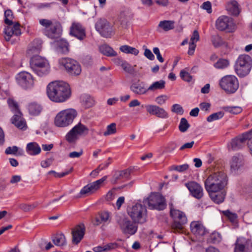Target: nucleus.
<instances>
[{"label": "nucleus", "mask_w": 252, "mask_h": 252, "mask_svg": "<svg viewBox=\"0 0 252 252\" xmlns=\"http://www.w3.org/2000/svg\"><path fill=\"white\" fill-rule=\"evenodd\" d=\"M47 94L52 101L62 103L70 98L71 92L68 84L63 81H56L48 85Z\"/></svg>", "instance_id": "1"}, {"label": "nucleus", "mask_w": 252, "mask_h": 252, "mask_svg": "<svg viewBox=\"0 0 252 252\" xmlns=\"http://www.w3.org/2000/svg\"><path fill=\"white\" fill-rule=\"evenodd\" d=\"M227 183L226 174L218 172L210 175L205 181L204 185L206 190L209 193L223 190Z\"/></svg>", "instance_id": "2"}, {"label": "nucleus", "mask_w": 252, "mask_h": 252, "mask_svg": "<svg viewBox=\"0 0 252 252\" xmlns=\"http://www.w3.org/2000/svg\"><path fill=\"white\" fill-rule=\"evenodd\" d=\"M39 23L42 26L43 33L52 39L60 38L63 32V27L60 22L56 20L40 19Z\"/></svg>", "instance_id": "3"}, {"label": "nucleus", "mask_w": 252, "mask_h": 252, "mask_svg": "<svg viewBox=\"0 0 252 252\" xmlns=\"http://www.w3.org/2000/svg\"><path fill=\"white\" fill-rule=\"evenodd\" d=\"M77 112L73 108H68L59 112L54 119L56 126L64 127L70 125L77 116Z\"/></svg>", "instance_id": "4"}, {"label": "nucleus", "mask_w": 252, "mask_h": 252, "mask_svg": "<svg viewBox=\"0 0 252 252\" xmlns=\"http://www.w3.org/2000/svg\"><path fill=\"white\" fill-rule=\"evenodd\" d=\"M30 66L32 69L39 76L48 74L50 70L48 60L38 55L33 56L31 59Z\"/></svg>", "instance_id": "5"}, {"label": "nucleus", "mask_w": 252, "mask_h": 252, "mask_svg": "<svg viewBox=\"0 0 252 252\" xmlns=\"http://www.w3.org/2000/svg\"><path fill=\"white\" fill-rule=\"evenodd\" d=\"M127 212L134 223L142 224L147 221V211L144 205L136 203L129 208Z\"/></svg>", "instance_id": "6"}, {"label": "nucleus", "mask_w": 252, "mask_h": 252, "mask_svg": "<svg viewBox=\"0 0 252 252\" xmlns=\"http://www.w3.org/2000/svg\"><path fill=\"white\" fill-rule=\"evenodd\" d=\"M252 65V59L248 55H241L237 59L235 70L236 73L240 77H244L248 74Z\"/></svg>", "instance_id": "7"}, {"label": "nucleus", "mask_w": 252, "mask_h": 252, "mask_svg": "<svg viewBox=\"0 0 252 252\" xmlns=\"http://www.w3.org/2000/svg\"><path fill=\"white\" fill-rule=\"evenodd\" d=\"M170 206V215L174 219L172 228L174 232H180L183 228L184 224L187 222V218L185 213L179 210L175 209L171 203Z\"/></svg>", "instance_id": "8"}, {"label": "nucleus", "mask_w": 252, "mask_h": 252, "mask_svg": "<svg viewBox=\"0 0 252 252\" xmlns=\"http://www.w3.org/2000/svg\"><path fill=\"white\" fill-rule=\"evenodd\" d=\"M59 63L70 75H79L82 71L80 63L76 60L69 58H63L59 60Z\"/></svg>", "instance_id": "9"}, {"label": "nucleus", "mask_w": 252, "mask_h": 252, "mask_svg": "<svg viewBox=\"0 0 252 252\" xmlns=\"http://www.w3.org/2000/svg\"><path fill=\"white\" fill-rule=\"evenodd\" d=\"M144 202L148 205L150 209L163 210L166 206L164 197L158 193H151L144 200Z\"/></svg>", "instance_id": "10"}, {"label": "nucleus", "mask_w": 252, "mask_h": 252, "mask_svg": "<svg viewBox=\"0 0 252 252\" xmlns=\"http://www.w3.org/2000/svg\"><path fill=\"white\" fill-rule=\"evenodd\" d=\"M89 131V129L86 126L79 123L66 134L65 139L70 143H74L79 137L87 135Z\"/></svg>", "instance_id": "11"}, {"label": "nucleus", "mask_w": 252, "mask_h": 252, "mask_svg": "<svg viewBox=\"0 0 252 252\" xmlns=\"http://www.w3.org/2000/svg\"><path fill=\"white\" fill-rule=\"evenodd\" d=\"M222 89L229 94L235 93L239 88V82L234 75H228L223 77L220 81Z\"/></svg>", "instance_id": "12"}, {"label": "nucleus", "mask_w": 252, "mask_h": 252, "mask_svg": "<svg viewBox=\"0 0 252 252\" xmlns=\"http://www.w3.org/2000/svg\"><path fill=\"white\" fill-rule=\"evenodd\" d=\"M16 79L17 83L24 89H31L34 85L33 76L27 71H22L19 73L17 75Z\"/></svg>", "instance_id": "13"}, {"label": "nucleus", "mask_w": 252, "mask_h": 252, "mask_svg": "<svg viewBox=\"0 0 252 252\" xmlns=\"http://www.w3.org/2000/svg\"><path fill=\"white\" fill-rule=\"evenodd\" d=\"M216 28L221 31L232 32L235 30V24L231 18L226 16H220L216 22Z\"/></svg>", "instance_id": "14"}, {"label": "nucleus", "mask_w": 252, "mask_h": 252, "mask_svg": "<svg viewBox=\"0 0 252 252\" xmlns=\"http://www.w3.org/2000/svg\"><path fill=\"white\" fill-rule=\"evenodd\" d=\"M107 178V176H104L102 178L84 187L80 191V196H88L94 193L100 188Z\"/></svg>", "instance_id": "15"}, {"label": "nucleus", "mask_w": 252, "mask_h": 252, "mask_svg": "<svg viewBox=\"0 0 252 252\" xmlns=\"http://www.w3.org/2000/svg\"><path fill=\"white\" fill-rule=\"evenodd\" d=\"M128 219L124 218L118 220V224L122 232L125 234L133 235L137 230V227Z\"/></svg>", "instance_id": "16"}, {"label": "nucleus", "mask_w": 252, "mask_h": 252, "mask_svg": "<svg viewBox=\"0 0 252 252\" xmlns=\"http://www.w3.org/2000/svg\"><path fill=\"white\" fill-rule=\"evenodd\" d=\"M95 29L103 37H108L111 35L112 29L111 25L105 20L100 19L95 23Z\"/></svg>", "instance_id": "17"}, {"label": "nucleus", "mask_w": 252, "mask_h": 252, "mask_svg": "<svg viewBox=\"0 0 252 252\" xmlns=\"http://www.w3.org/2000/svg\"><path fill=\"white\" fill-rule=\"evenodd\" d=\"M251 132H245L233 139L230 142V146L232 150H237L244 147L248 139Z\"/></svg>", "instance_id": "18"}, {"label": "nucleus", "mask_w": 252, "mask_h": 252, "mask_svg": "<svg viewBox=\"0 0 252 252\" xmlns=\"http://www.w3.org/2000/svg\"><path fill=\"white\" fill-rule=\"evenodd\" d=\"M5 39L6 41H9L13 36H18L21 34L20 25L18 23L7 25L4 29Z\"/></svg>", "instance_id": "19"}, {"label": "nucleus", "mask_w": 252, "mask_h": 252, "mask_svg": "<svg viewBox=\"0 0 252 252\" xmlns=\"http://www.w3.org/2000/svg\"><path fill=\"white\" fill-rule=\"evenodd\" d=\"M70 34L82 40L86 37L85 28L79 23H73L70 28Z\"/></svg>", "instance_id": "20"}, {"label": "nucleus", "mask_w": 252, "mask_h": 252, "mask_svg": "<svg viewBox=\"0 0 252 252\" xmlns=\"http://www.w3.org/2000/svg\"><path fill=\"white\" fill-rule=\"evenodd\" d=\"M130 177V171L128 169L115 171L111 179V183L116 184L125 182Z\"/></svg>", "instance_id": "21"}, {"label": "nucleus", "mask_w": 252, "mask_h": 252, "mask_svg": "<svg viewBox=\"0 0 252 252\" xmlns=\"http://www.w3.org/2000/svg\"><path fill=\"white\" fill-rule=\"evenodd\" d=\"M145 108L148 113L151 115H155L157 117L166 119L168 117L167 112L163 108L155 105H147Z\"/></svg>", "instance_id": "22"}, {"label": "nucleus", "mask_w": 252, "mask_h": 252, "mask_svg": "<svg viewBox=\"0 0 252 252\" xmlns=\"http://www.w3.org/2000/svg\"><path fill=\"white\" fill-rule=\"evenodd\" d=\"M186 186L189 190L191 194L197 199H200L203 196V190L202 187L195 182H190L186 184Z\"/></svg>", "instance_id": "23"}, {"label": "nucleus", "mask_w": 252, "mask_h": 252, "mask_svg": "<svg viewBox=\"0 0 252 252\" xmlns=\"http://www.w3.org/2000/svg\"><path fill=\"white\" fill-rule=\"evenodd\" d=\"M85 232V227L83 224H79L72 229V242L78 244L83 239Z\"/></svg>", "instance_id": "24"}, {"label": "nucleus", "mask_w": 252, "mask_h": 252, "mask_svg": "<svg viewBox=\"0 0 252 252\" xmlns=\"http://www.w3.org/2000/svg\"><path fill=\"white\" fill-rule=\"evenodd\" d=\"M112 220L111 213L107 211H103L98 213L95 217L94 221V225H99L101 223L108 224Z\"/></svg>", "instance_id": "25"}, {"label": "nucleus", "mask_w": 252, "mask_h": 252, "mask_svg": "<svg viewBox=\"0 0 252 252\" xmlns=\"http://www.w3.org/2000/svg\"><path fill=\"white\" fill-rule=\"evenodd\" d=\"M226 10L231 15L237 16L241 12L240 6L235 0L228 1L225 5Z\"/></svg>", "instance_id": "26"}, {"label": "nucleus", "mask_w": 252, "mask_h": 252, "mask_svg": "<svg viewBox=\"0 0 252 252\" xmlns=\"http://www.w3.org/2000/svg\"><path fill=\"white\" fill-rule=\"evenodd\" d=\"M250 240L244 237H239L237 238L234 248V252H248L246 248V246L250 245Z\"/></svg>", "instance_id": "27"}, {"label": "nucleus", "mask_w": 252, "mask_h": 252, "mask_svg": "<svg viewBox=\"0 0 252 252\" xmlns=\"http://www.w3.org/2000/svg\"><path fill=\"white\" fill-rule=\"evenodd\" d=\"M191 232L196 236L205 234L206 230L204 226L199 221H192L190 224Z\"/></svg>", "instance_id": "28"}, {"label": "nucleus", "mask_w": 252, "mask_h": 252, "mask_svg": "<svg viewBox=\"0 0 252 252\" xmlns=\"http://www.w3.org/2000/svg\"><path fill=\"white\" fill-rule=\"evenodd\" d=\"M15 113V115L11 119V122L17 127L22 129L26 126V122L22 117V114L19 111Z\"/></svg>", "instance_id": "29"}, {"label": "nucleus", "mask_w": 252, "mask_h": 252, "mask_svg": "<svg viewBox=\"0 0 252 252\" xmlns=\"http://www.w3.org/2000/svg\"><path fill=\"white\" fill-rule=\"evenodd\" d=\"M130 89L134 93L139 95L145 94L148 91L143 83L139 82L133 83Z\"/></svg>", "instance_id": "30"}, {"label": "nucleus", "mask_w": 252, "mask_h": 252, "mask_svg": "<svg viewBox=\"0 0 252 252\" xmlns=\"http://www.w3.org/2000/svg\"><path fill=\"white\" fill-rule=\"evenodd\" d=\"M174 28V22L170 20L160 21L158 26L157 31L161 32V30L167 32Z\"/></svg>", "instance_id": "31"}, {"label": "nucleus", "mask_w": 252, "mask_h": 252, "mask_svg": "<svg viewBox=\"0 0 252 252\" xmlns=\"http://www.w3.org/2000/svg\"><path fill=\"white\" fill-rule=\"evenodd\" d=\"M118 247V244L116 243H111L106 245L94 247L93 251L95 252H107L117 248Z\"/></svg>", "instance_id": "32"}, {"label": "nucleus", "mask_w": 252, "mask_h": 252, "mask_svg": "<svg viewBox=\"0 0 252 252\" xmlns=\"http://www.w3.org/2000/svg\"><path fill=\"white\" fill-rule=\"evenodd\" d=\"M116 61V63L120 65L126 72L129 74H133L135 72L134 67L136 66V65L131 66L127 62L120 59H117Z\"/></svg>", "instance_id": "33"}, {"label": "nucleus", "mask_w": 252, "mask_h": 252, "mask_svg": "<svg viewBox=\"0 0 252 252\" xmlns=\"http://www.w3.org/2000/svg\"><path fill=\"white\" fill-rule=\"evenodd\" d=\"M211 199L215 203L219 204L224 201L225 193L222 190L218 192H209Z\"/></svg>", "instance_id": "34"}, {"label": "nucleus", "mask_w": 252, "mask_h": 252, "mask_svg": "<svg viewBox=\"0 0 252 252\" xmlns=\"http://www.w3.org/2000/svg\"><path fill=\"white\" fill-rule=\"evenodd\" d=\"M244 163V158L243 156L237 155L233 157L231 162V168L232 170H237Z\"/></svg>", "instance_id": "35"}, {"label": "nucleus", "mask_w": 252, "mask_h": 252, "mask_svg": "<svg viewBox=\"0 0 252 252\" xmlns=\"http://www.w3.org/2000/svg\"><path fill=\"white\" fill-rule=\"evenodd\" d=\"M26 151L29 155H36L40 153L41 149L36 142H31L27 144Z\"/></svg>", "instance_id": "36"}, {"label": "nucleus", "mask_w": 252, "mask_h": 252, "mask_svg": "<svg viewBox=\"0 0 252 252\" xmlns=\"http://www.w3.org/2000/svg\"><path fill=\"white\" fill-rule=\"evenodd\" d=\"M28 109L30 114L32 115H38L42 111L41 105L35 102L29 103Z\"/></svg>", "instance_id": "37"}, {"label": "nucleus", "mask_w": 252, "mask_h": 252, "mask_svg": "<svg viewBox=\"0 0 252 252\" xmlns=\"http://www.w3.org/2000/svg\"><path fill=\"white\" fill-rule=\"evenodd\" d=\"M100 52L104 55L113 57L117 55L116 52L113 49L107 45H102L99 47Z\"/></svg>", "instance_id": "38"}, {"label": "nucleus", "mask_w": 252, "mask_h": 252, "mask_svg": "<svg viewBox=\"0 0 252 252\" xmlns=\"http://www.w3.org/2000/svg\"><path fill=\"white\" fill-rule=\"evenodd\" d=\"M81 102L86 108H90L94 104L93 97L88 94H84L81 96Z\"/></svg>", "instance_id": "39"}, {"label": "nucleus", "mask_w": 252, "mask_h": 252, "mask_svg": "<svg viewBox=\"0 0 252 252\" xmlns=\"http://www.w3.org/2000/svg\"><path fill=\"white\" fill-rule=\"evenodd\" d=\"M53 243L57 246H62L65 244V238L63 234H58L52 238Z\"/></svg>", "instance_id": "40"}, {"label": "nucleus", "mask_w": 252, "mask_h": 252, "mask_svg": "<svg viewBox=\"0 0 252 252\" xmlns=\"http://www.w3.org/2000/svg\"><path fill=\"white\" fill-rule=\"evenodd\" d=\"M222 240V237L218 232H214L210 234L209 238L208 239V242L212 244L219 243Z\"/></svg>", "instance_id": "41"}, {"label": "nucleus", "mask_w": 252, "mask_h": 252, "mask_svg": "<svg viewBox=\"0 0 252 252\" xmlns=\"http://www.w3.org/2000/svg\"><path fill=\"white\" fill-rule=\"evenodd\" d=\"M120 50L126 54H131L135 56L137 55L139 53V51L134 47H130L128 45H123L120 48Z\"/></svg>", "instance_id": "42"}, {"label": "nucleus", "mask_w": 252, "mask_h": 252, "mask_svg": "<svg viewBox=\"0 0 252 252\" xmlns=\"http://www.w3.org/2000/svg\"><path fill=\"white\" fill-rule=\"evenodd\" d=\"M131 18L130 12L128 10L122 11L119 15V21L122 24L129 21Z\"/></svg>", "instance_id": "43"}, {"label": "nucleus", "mask_w": 252, "mask_h": 252, "mask_svg": "<svg viewBox=\"0 0 252 252\" xmlns=\"http://www.w3.org/2000/svg\"><path fill=\"white\" fill-rule=\"evenodd\" d=\"M165 81L162 80L155 82L150 86L148 88V90L150 91H155L156 90L162 89L165 87Z\"/></svg>", "instance_id": "44"}, {"label": "nucleus", "mask_w": 252, "mask_h": 252, "mask_svg": "<svg viewBox=\"0 0 252 252\" xmlns=\"http://www.w3.org/2000/svg\"><path fill=\"white\" fill-rule=\"evenodd\" d=\"M211 41L216 48L219 47L224 44V42L221 37L218 34L212 36Z\"/></svg>", "instance_id": "45"}, {"label": "nucleus", "mask_w": 252, "mask_h": 252, "mask_svg": "<svg viewBox=\"0 0 252 252\" xmlns=\"http://www.w3.org/2000/svg\"><path fill=\"white\" fill-rule=\"evenodd\" d=\"M69 43L65 40H62L58 48L59 52L63 54H66L69 52Z\"/></svg>", "instance_id": "46"}, {"label": "nucleus", "mask_w": 252, "mask_h": 252, "mask_svg": "<svg viewBox=\"0 0 252 252\" xmlns=\"http://www.w3.org/2000/svg\"><path fill=\"white\" fill-rule=\"evenodd\" d=\"M222 109L226 112H228L233 114H238L240 113L242 109L239 106H224Z\"/></svg>", "instance_id": "47"}, {"label": "nucleus", "mask_w": 252, "mask_h": 252, "mask_svg": "<svg viewBox=\"0 0 252 252\" xmlns=\"http://www.w3.org/2000/svg\"><path fill=\"white\" fill-rule=\"evenodd\" d=\"M224 113L222 111H219L215 113H213L209 116L207 118V121L208 122H211L220 119L224 116Z\"/></svg>", "instance_id": "48"}, {"label": "nucleus", "mask_w": 252, "mask_h": 252, "mask_svg": "<svg viewBox=\"0 0 252 252\" xmlns=\"http://www.w3.org/2000/svg\"><path fill=\"white\" fill-rule=\"evenodd\" d=\"M229 64V61L226 59H219L214 64L216 68L223 69L227 67Z\"/></svg>", "instance_id": "49"}, {"label": "nucleus", "mask_w": 252, "mask_h": 252, "mask_svg": "<svg viewBox=\"0 0 252 252\" xmlns=\"http://www.w3.org/2000/svg\"><path fill=\"white\" fill-rule=\"evenodd\" d=\"M117 132L116 124L114 123H111L107 126L106 130L103 133V135L105 136L114 134Z\"/></svg>", "instance_id": "50"}, {"label": "nucleus", "mask_w": 252, "mask_h": 252, "mask_svg": "<svg viewBox=\"0 0 252 252\" xmlns=\"http://www.w3.org/2000/svg\"><path fill=\"white\" fill-rule=\"evenodd\" d=\"M190 125L186 119L183 118L181 119L179 126V129L182 132H186L189 128Z\"/></svg>", "instance_id": "51"}, {"label": "nucleus", "mask_w": 252, "mask_h": 252, "mask_svg": "<svg viewBox=\"0 0 252 252\" xmlns=\"http://www.w3.org/2000/svg\"><path fill=\"white\" fill-rule=\"evenodd\" d=\"M4 22L6 25H11L13 23V15L12 11L7 9L4 12Z\"/></svg>", "instance_id": "52"}, {"label": "nucleus", "mask_w": 252, "mask_h": 252, "mask_svg": "<svg viewBox=\"0 0 252 252\" xmlns=\"http://www.w3.org/2000/svg\"><path fill=\"white\" fill-rule=\"evenodd\" d=\"M38 205L37 203H34L32 204H27L22 203L19 205V208L25 212L31 211L36 208Z\"/></svg>", "instance_id": "53"}, {"label": "nucleus", "mask_w": 252, "mask_h": 252, "mask_svg": "<svg viewBox=\"0 0 252 252\" xmlns=\"http://www.w3.org/2000/svg\"><path fill=\"white\" fill-rule=\"evenodd\" d=\"M72 170H73V168H71L68 171H65V172H63L62 173H57L54 170H51V171H49L48 174L49 175H53L54 176V177H55V178H62V177L68 175L70 173H71L72 172Z\"/></svg>", "instance_id": "54"}, {"label": "nucleus", "mask_w": 252, "mask_h": 252, "mask_svg": "<svg viewBox=\"0 0 252 252\" xmlns=\"http://www.w3.org/2000/svg\"><path fill=\"white\" fill-rule=\"evenodd\" d=\"M7 103L9 107L13 112L16 113L18 111H19L18 103L13 99H8Z\"/></svg>", "instance_id": "55"}, {"label": "nucleus", "mask_w": 252, "mask_h": 252, "mask_svg": "<svg viewBox=\"0 0 252 252\" xmlns=\"http://www.w3.org/2000/svg\"><path fill=\"white\" fill-rule=\"evenodd\" d=\"M181 78L185 81L189 82L192 79V76L190 74L184 69L182 70L180 73Z\"/></svg>", "instance_id": "56"}, {"label": "nucleus", "mask_w": 252, "mask_h": 252, "mask_svg": "<svg viewBox=\"0 0 252 252\" xmlns=\"http://www.w3.org/2000/svg\"><path fill=\"white\" fill-rule=\"evenodd\" d=\"M41 45H37L35 46L33 45H31L27 50V54L29 55H32L33 54H36L40 52L41 50Z\"/></svg>", "instance_id": "57"}, {"label": "nucleus", "mask_w": 252, "mask_h": 252, "mask_svg": "<svg viewBox=\"0 0 252 252\" xmlns=\"http://www.w3.org/2000/svg\"><path fill=\"white\" fill-rule=\"evenodd\" d=\"M171 111L179 115H182L184 113L183 107L178 104H175L172 105Z\"/></svg>", "instance_id": "58"}, {"label": "nucleus", "mask_w": 252, "mask_h": 252, "mask_svg": "<svg viewBox=\"0 0 252 252\" xmlns=\"http://www.w3.org/2000/svg\"><path fill=\"white\" fill-rule=\"evenodd\" d=\"M223 214L225 216L231 221L234 222L237 219V215L235 213L230 212L229 210L222 211Z\"/></svg>", "instance_id": "59"}, {"label": "nucleus", "mask_w": 252, "mask_h": 252, "mask_svg": "<svg viewBox=\"0 0 252 252\" xmlns=\"http://www.w3.org/2000/svg\"><path fill=\"white\" fill-rule=\"evenodd\" d=\"M243 220L248 224H252V211L247 212L243 215Z\"/></svg>", "instance_id": "60"}, {"label": "nucleus", "mask_w": 252, "mask_h": 252, "mask_svg": "<svg viewBox=\"0 0 252 252\" xmlns=\"http://www.w3.org/2000/svg\"><path fill=\"white\" fill-rule=\"evenodd\" d=\"M172 169L178 171L179 172H183L187 170L189 168L188 164H184L181 165H175L172 167Z\"/></svg>", "instance_id": "61"}, {"label": "nucleus", "mask_w": 252, "mask_h": 252, "mask_svg": "<svg viewBox=\"0 0 252 252\" xmlns=\"http://www.w3.org/2000/svg\"><path fill=\"white\" fill-rule=\"evenodd\" d=\"M201 7L203 9L206 10L208 13H211L212 12V4L209 1L203 2L201 6Z\"/></svg>", "instance_id": "62"}, {"label": "nucleus", "mask_w": 252, "mask_h": 252, "mask_svg": "<svg viewBox=\"0 0 252 252\" xmlns=\"http://www.w3.org/2000/svg\"><path fill=\"white\" fill-rule=\"evenodd\" d=\"M168 97L167 95H161L156 97V102L159 105H162L165 103Z\"/></svg>", "instance_id": "63"}, {"label": "nucleus", "mask_w": 252, "mask_h": 252, "mask_svg": "<svg viewBox=\"0 0 252 252\" xmlns=\"http://www.w3.org/2000/svg\"><path fill=\"white\" fill-rule=\"evenodd\" d=\"M18 151V148L16 146H14L13 147H8L6 148L5 150V153L6 154H13L15 155L17 152Z\"/></svg>", "instance_id": "64"}]
</instances>
